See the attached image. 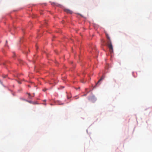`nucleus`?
Returning a JSON list of instances; mask_svg holds the SVG:
<instances>
[{
  "label": "nucleus",
  "instance_id": "nucleus-15",
  "mask_svg": "<svg viewBox=\"0 0 152 152\" xmlns=\"http://www.w3.org/2000/svg\"><path fill=\"white\" fill-rule=\"evenodd\" d=\"M44 101H46V100H44Z\"/></svg>",
  "mask_w": 152,
  "mask_h": 152
},
{
  "label": "nucleus",
  "instance_id": "nucleus-2",
  "mask_svg": "<svg viewBox=\"0 0 152 152\" xmlns=\"http://www.w3.org/2000/svg\"><path fill=\"white\" fill-rule=\"evenodd\" d=\"M88 100L92 102H94L96 100V99L94 95L90 96L88 98Z\"/></svg>",
  "mask_w": 152,
  "mask_h": 152
},
{
  "label": "nucleus",
  "instance_id": "nucleus-9",
  "mask_svg": "<svg viewBox=\"0 0 152 152\" xmlns=\"http://www.w3.org/2000/svg\"><path fill=\"white\" fill-rule=\"evenodd\" d=\"M7 76V75H5V76H3V77L4 78H5Z\"/></svg>",
  "mask_w": 152,
  "mask_h": 152
},
{
  "label": "nucleus",
  "instance_id": "nucleus-4",
  "mask_svg": "<svg viewBox=\"0 0 152 152\" xmlns=\"http://www.w3.org/2000/svg\"><path fill=\"white\" fill-rule=\"evenodd\" d=\"M104 77L103 76L102 77L100 78V79L98 81V82L97 83H96V86L97 85V84H98V83L100 81H101V80H102L103 79H104Z\"/></svg>",
  "mask_w": 152,
  "mask_h": 152
},
{
  "label": "nucleus",
  "instance_id": "nucleus-8",
  "mask_svg": "<svg viewBox=\"0 0 152 152\" xmlns=\"http://www.w3.org/2000/svg\"><path fill=\"white\" fill-rule=\"evenodd\" d=\"M46 90H47V89H43V90L44 91H45Z\"/></svg>",
  "mask_w": 152,
  "mask_h": 152
},
{
  "label": "nucleus",
  "instance_id": "nucleus-11",
  "mask_svg": "<svg viewBox=\"0 0 152 152\" xmlns=\"http://www.w3.org/2000/svg\"><path fill=\"white\" fill-rule=\"evenodd\" d=\"M18 83H19V84H20V83H20V82H18Z\"/></svg>",
  "mask_w": 152,
  "mask_h": 152
},
{
  "label": "nucleus",
  "instance_id": "nucleus-6",
  "mask_svg": "<svg viewBox=\"0 0 152 152\" xmlns=\"http://www.w3.org/2000/svg\"><path fill=\"white\" fill-rule=\"evenodd\" d=\"M20 62L21 64H23V61L22 60L20 61Z\"/></svg>",
  "mask_w": 152,
  "mask_h": 152
},
{
  "label": "nucleus",
  "instance_id": "nucleus-12",
  "mask_svg": "<svg viewBox=\"0 0 152 152\" xmlns=\"http://www.w3.org/2000/svg\"><path fill=\"white\" fill-rule=\"evenodd\" d=\"M82 82V83H85V82Z\"/></svg>",
  "mask_w": 152,
  "mask_h": 152
},
{
  "label": "nucleus",
  "instance_id": "nucleus-14",
  "mask_svg": "<svg viewBox=\"0 0 152 152\" xmlns=\"http://www.w3.org/2000/svg\"><path fill=\"white\" fill-rule=\"evenodd\" d=\"M67 98H68V99H69V98L68 97H67Z\"/></svg>",
  "mask_w": 152,
  "mask_h": 152
},
{
  "label": "nucleus",
  "instance_id": "nucleus-1",
  "mask_svg": "<svg viewBox=\"0 0 152 152\" xmlns=\"http://www.w3.org/2000/svg\"><path fill=\"white\" fill-rule=\"evenodd\" d=\"M106 37L108 39L107 42V45L109 49L110 52L111 54H112L113 52V46L112 44V43L110 41V38L108 34L106 35Z\"/></svg>",
  "mask_w": 152,
  "mask_h": 152
},
{
  "label": "nucleus",
  "instance_id": "nucleus-7",
  "mask_svg": "<svg viewBox=\"0 0 152 152\" xmlns=\"http://www.w3.org/2000/svg\"><path fill=\"white\" fill-rule=\"evenodd\" d=\"M27 102H28L29 103H32V102L31 101H27Z\"/></svg>",
  "mask_w": 152,
  "mask_h": 152
},
{
  "label": "nucleus",
  "instance_id": "nucleus-3",
  "mask_svg": "<svg viewBox=\"0 0 152 152\" xmlns=\"http://www.w3.org/2000/svg\"><path fill=\"white\" fill-rule=\"evenodd\" d=\"M64 11L65 12L71 14L72 13V11L69 9H65L64 10Z\"/></svg>",
  "mask_w": 152,
  "mask_h": 152
},
{
  "label": "nucleus",
  "instance_id": "nucleus-5",
  "mask_svg": "<svg viewBox=\"0 0 152 152\" xmlns=\"http://www.w3.org/2000/svg\"><path fill=\"white\" fill-rule=\"evenodd\" d=\"M32 97L31 96V95L30 96H28V98L29 99H32Z\"/></svg>",
  "mask_w": 152,
  "mask_h": 152
},
{
  "label": "nucleus",
  "instance_id": "nucleus-10",
  "mask_svg": "<svg viewBox=\"0 0 152 152\" xmlns=\"http://www.w3.org/2000/svg\"><path fill=\"white\" fill-rule=\"evenodd\" d=\"M27 94H28V96H30L31 95L30 94V93H27Z\"/></svg>",
  "mask_w": 152,
  "mask_h": 152
},
{
  "label": "nucleus",
  "instance_id": "nucleus-13",
  "mask_svg": "<svg viewBox=\"0 0 152 152\" xmlns=\"http://www.w3.org/2000/svg\"><path fill=\"white\" fill-rule=\"evenodd\" d=\"M84 95V96H86V94H85V95Z\"/></svg>",
  "mask_w": 152,
  "mask_h": 152
}]
</instances>
